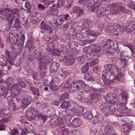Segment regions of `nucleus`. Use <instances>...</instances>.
Instances as JSON below:
<instances>
[{
  "instance_id": "28",
  "label": "nucleus",
  "mask_w": 135,
  "mask_h": 135,
  "mask_svg": "<svg viewBox=\"0 0 135 135\" xmlns=\"http://www.w3.org/2000/svg\"><path fill=\"white\" fill-rule=\"evenodd\" d=\"M41 14L37 12L35 13L33 15V23L35 24H37L39 22L41 19Z\"/></svg>"
},
{
  "instance_id": "12",
  "label": "nucleus",
  "mask_w": 135,
  "mask_h": 135,
  "mask_svg": "<svg viewBox=\"0 0 135 135\" xmlns=\"http://www.w3.org/2000/svg\"><path fill=\"white\" fill-rule=\"evenodd\" d=\"M11 47L13 54L15 55L14 56L15 58H16L20 53H21L22 46L18 44H14L11 45Z\"/></svg>"
},
{
  "instance_id": "44",
  "label": "nucleus",
  "mask_w": 135,
  "mask_h": 135,
  "mask_svg": "<svg viewBox=\"0 0 135 135\" xmlns=\"http://www.w3.org/2000/svg\"><path fill=\"white\" fill-rule=\"evenodd\" d=\"M47 46L46 47V50L48 52H51L55 47V44L52 41L48 43Z\"/></svg>"
},
{
  "instance_id": "47",
  "label": "nucleus",
  "mask_w": 135,
  "mask_h": 135,
  "mask_svg": "<svg viewBox=\"0 0 135 135\" xmlns=\"http://www.w3.org/2000/svg\"><path fill=\"white\" fill-rule=\"evenodd\" d=\"M37 51H35L31 52L30 54V57H29L30 60L32 61H33L36 59L37 54Z\"/></svg>"
},
{
  "instance_id": "3",
  "label": "nucleus",
  "mask_w": 135,
  "mask_h": 135,
  "mask_svg": "<svg viewBox=\"0 0 135 135\" xmlns=\"http://www.w3.org/2000/svg\"><path fill=\"white\" fill-rule=\"evenodd\" d=\"M25 116L27 119L31 121L36 118H41L45 122L47 119V116L46 115L43 114L41 113H39L35 109L32 107H29L26 111Z\"/></svg>"
},
{
  "instance_id": "31",
  "label": "nucleus",
  "mask_w": 135,
  "mask_h": 135,
  "mask_svg": "<svg viewBox=\"0 0 135 135\" xmlns=\"http://www.w3.org/2000/svg\"><path fill=\"white\" fill-rule=\"evenodd\" d=\"M99 62V59L97 58L92 57L88 59V62L90 66L93 67L95 65L97 64Z\"/></svg>"
},
{
  "instance_id": "40",
  "label": "nucleus",
  "mask_w": 135,
  "mask_h": 135,
  "mask_svg": "<svg viewBox=\"0 0 135 135\" xmlns=\"http://www.w3.org/2000/svg\"><path fill=\"white\" fill-rule=\"evenodd\" d=\"M93 49L91 50V53L93 54L95 52L98 54L101 49L100 46L97 44H93Z\"/></svg>"
},
{
  "instance_id": "21",
  "label": "nucleus",
  "mask_w": 135,
  "mask_h": 135,
  "mask_svg": "<svg viewBox=\"0 0 135 135\" xmlns=\"http://www.w3.org/2000/svg\"><path fill=\"white\" fill-rule=\"evenodd\" d=\"M113 67H115L114 66ZM113 66L110 64H107L105 65L104 66V69L102 73V75L108 74L111 73L112 71V68Z\"/></svg>"
},
{
  "instance_id": "13",
  "label": "nucleus",
  "mask_w": 135,
  "mask_h": 135,
  "mask_svg": "<svg viewBox=\"0 0 135 135\" xmlns=\"http://www.w3.org/2000/svg\"><path fill=\"white\" fill-rule=\"evenodd\" d=\"M114 70H116L117 72V74L115 76L114 79L120 82L123 81L124 75L123 74L120 72L122 70V68L121 67H115Z\"/></svg>"
},
{
  "instance_id": "59",
  "label": "nucleus",
  "mask_w": 135,
  "mask_h": 135,
  "mask_svg": "<svg viewBox=\"0 0 135 135\" xmlns=\"http://www.w3.org/2000/svg\"><path fill=\"white\" fill-rule=\"evenodd\" d=\"M61 51L59 49L57 48L55 49V48L51 52L55 55H59L61 52Z\"/></svg>"
},
{
  "instance_id": "6",
  "label": "nucleus",
  "mask_w": 135,
  "mask_h": 135,
  "mask_svg": "<svg viewBox=\"0 0 135 135\" xmlns=\"http://www.w3.org/2000/svg\"><path fill=\"white\" fill-rule=\"evenodd\" d=\"M86 85V84L84 81L79 80L76 82L72 83L69 86L68 89L70 93H74L76 91L83 89Z\"/></svg>"
},
{
  "instance_id": "48",
  "label": "nucleus",
  "mask_w": 135,
  "mask_h": 135,
  "mask_svg": "<svg viewBox=\"0 0 135 135\" xmlns=\"http://www.w3.org/2000/svg\"><path fill=\"white\" fill-rule=\"evenodd\" d=\"M111 73H110L108 74H106L105 75H102V78H106V79L112 81L114 79L115 76H114L113 75H110Z\"/></svg>"
},
{
  "instance_id": "4",
  "label": "nucleus",
  "mask_w": 135,
  "mask_h": 135,
  "mask_svg": "<svg viewBox=\"0 0 135 135\" xmlns=\"http://www.w3.org/2000/svg\"><path fill=\"white\" fill-rule=\"evenodd\" d=\"M17 82L13 85L11 91V94L13 97L17 96L21 92L22 88H25L26 85L25 82L20 78L17 79Z\"/></svg>"
},
{
  "instance_id": "46",
  "label": "nucleus",
  "mask_w": 135,
  "mask_h": 135,
  "mask_svg": "<svg viewBox=\"0 0 135 135\" xmlns=\"http://www.w3.org/2000/svg\"><path fill=\"white\" fill-rule=\"evenodd\" d=\"M79 1L83 3V6L84 7L86 6L87 7L88 6L92 5V0H80Z\"/></svg>"
},
{
  "instance_id": "16",
  "label": "nucleus",
  "mask_w": 135,
  "mask_h": 135,
  "mask_svg": "<svg viewBox=\"0 0 135 135\" xmlns=\"http://www.w3.org/2000/svg\"><path fill=\"white\" fill-rule=\"evenodd\" d=\"M135 29V21H130L127 22L125 30L127 32H132Z\"/></svg>"
},
{
  "instance_id": "39",
  "label": "nucleus",
  "mask_w": 135,
  "mask_h": 135,
  "mask_svg": "<svg viewBox=\"0 0 135 135\" xmlns=\"http://www.w3.org/2000/svg\"><path fill=\"white\" fill-rule=\"evenodd\" d=\"M8 61L7 58L3 55L0 56V65L2 67L7 65Z\"/></svg>"
},
{
  "instance_id": "22",
  "label": "nucleus",
  "mask_w": 135,
  "mask_h": 135,
  "mask_svg": "<svg viewBox=\"0 0 135 135\" xmlns=\"http://www.w3.org/2000/svg\"><path fill=\"white\" fill-rule=\"evenodd\" d=\"M109 108V106L107 104L103 103L100 106L99 109L102 113L106 116Z\"/></svg>"
},
{
  "instance_id": "38",
  "label": "nucleus",
  "mask_w": 135,
  "mask_h": 135,
  "mask_svg": "<svg viewBox=\"0 0 135 135\" xmlns=\"http://www.w3.org/2000/svg\"><path fill=\"white\" fill-rule=\"evenodd\" d=\"M115 108L114 105H112L110 107H109V108L107 111L106 116L113 114L115 112Z\"/></svg>"
},
{
  "instance_id": "11",
  "label": "nucleus",
  "mask_w": 135,
  "mask_h": 135,
  "mask_svg": "<svg viewBox=\"0 0 135 135\" xmlns=\"http://www.w3.org/2000/svg\"><path fill=\"white\" fill-rule=\"evenodd\" d=\"M37 83L36 87L32 86L30 88V89L32 91L35 97H36V98H37L40 95L42 85L41 84L39 83Z\"/></svg>"
},
{
  "instance_id": "14",
  "label": "nucleus",
  "mask_w": 135,
  "mask_h": 135,
  "mask_svg": "<svg viewBox=\"0 0 135 135\" xmlns=\"http://www.w3.org/2000/svg\"><path fill=\"white\" fill-rule=\"evenodd\" d=\"M93 23L89 19H84L81 21V26L84 28H91L93 26Z\"/></svg>"
},
{
  "instance_id": "63",
  "label": "nucleus",
  "mask_w": 135,
  "mask_h": 135,
  "mask_svg": "<svg viewBox=\"0 0 135 135\" xmlns=\"http://www.w3.org/2000/svg\"><path fill=\"white\" fill-rule=\"evenodd\" d=\"M26 48L28 50V52L30 53H31V52L34 51V50L35 51H37V48L34 45L31 46L29 47Z\"/></svg>"
},
{
  "instance_id": "52",
  "label": "nucleus",
  "mask_w": 135,
  "mask_h": 135,
  "mask_svg": "<svg viewBox=\"0 0 135 135\" xmlns=\"http://www.w3.org/2000/svg\"><path fill=\"white\" fill-rule=\"evenodd\" d=\"M10 111L9 107H5L0 111V114L8 115L10 114Z\"/></svg>"
},
{
  "instance_id": "30",
  "label": "nucleus",
  "mask_w": 135,
  "mask_h": 135,
  "mask_svg": "<svg viewBox=\"0 0 135 135\" xmlns=\"http://www.w3.org/2000/svg\"><path fill=\"white\" fill-rule=\"evenodd\" d=\"M5 57L7 58L8 62L9 64L12 65L14 59L11 58V55L10 52L7 50H5Z\"/></svg>"
},
{
  "instance_id": "37",
  "label": "nucleus",
  "mask_w": 135,
  "mask_h": 135,
  "mask_svg": "<svg viewBox=\"0 0 135 135\" xmlns=\"http://www.w3.org/2000/svg\"><path fill=\"white\" fill-rule=\"evenodd\" d=\"M20 13L19 9L17 8L11 9L9 8V13L11 16L12 15H16L18 17L20 16L19 13Z\"/></svg>"
},
{
  "instance_id": "58",
  "label": "nucleus",
  "mask_w": 135,
  "mask_h": 135,
  "mask_svg": "<svg viewBox=\"0 0 135 135\" xmlns=\"http://www.w3.org/2000/svg\"><path fill=\"white\" fill-rule=\"evenodd\" d=\"M78 61H79V64L82 65L85 62V59L84 55L79 56L78 57Z\"/></svg>"
},
{
  "instance_id": "2",
  "label": "nucleus",
  "mask_w": 135,
  "mask_h": 135,
  "mask_svg": "<svg viewBox=\"0 0 135 135\" xmlns=\"http://www.w3.org/2000/svg\"><path fill=\"white\" fill-rule=\"evenodd\" d=\"M117 89L119 92L121 91L122 93L121 94V98L119 100V103L117 105V110L120 113H128V110L125 106L128 98V94L123 90L122 88H118Z\"/></svg>"
},
{
  "instance_id": "53",
  "label": "nucleus",
  "mask_w": 135,
  "mask_h": 135,
  "mask_svg": "<svg viewBox=\"0 0 135 135\" xmlns=\"http://www.w3.org/2000/svg\"><path fill=\"white\" fill-rule=\"evenodd\" d=\"M25 7L26 9H23L24 10H27L28 12L29 13L31 12V9L32 7V5L30 3L27 1L25 3Z\"/></svg>"
},
{
  "instance_id": "32",
  "label": "nucleus",
  "mask_w": 135,
  "mask_h": 135,
  "mask_svg": "<svg viewBox=\"0 0 135 135\" xmlns=\"http://www.w3.org/2000/svg\"><path fill=\"white\" fill-rule=\"evenodd\" d=\"M84 110L83 106L81 105H74L73 108V112L79 114L82 113Z\"/></svg>"
},
{
  "instance_id": "15",
  "label": "nucleus",
  "mask_w": 135,
  "mask_h": 135,
  "mask_svg": "<svg viewBox=\"0 0 135 135\" xmlns=\"http://www.w3.org/2000/svg\"><path fill=\"white\" fill-rule=\"evenodd\" d=\"M82 120L77 118H74L72 120L71 123H68L67 125L71 126L73 128H76L80 126L82 124Z\"/></svg>"
},
{
  "instance_id": "23",
  "label": "nucleus",
  "mask_w": 135,
  "mask_h": 135,
  "mask_svg": "<svg viewBox=\"0 0 135 135\" xmlns=\"http://www.w3.org/2000/svg\"><path fill=\"white\" fill-rule=\"evenodd\" d=\"M60 107L61 109H65L64 112L65 113L67 114H69V108L70 107V103L68 101H64L63 102L61 103Z\"/></svg>"
},
{
  "instance_id": "42",
  "label": "nucleus",
  "mask_w": 135,
  "mask_h": 135,
  "mask_svg": "<svg viewBox=\"0 0 135 135\" xmlns=\"http://www.w3.org/2000/svg\"><path fill=\"white\" fill-rule=\"evenodd\" d=\"M124 53L121 52H118L117 53L118 55L120 57L119 58L117 59H120L121 60H127L129 58V57L128 56H126L124 55Z\"/></svg>"
},
{
  "instance_id": "27",
  "label": "nucleus",
  "mask_w": 135,
  "mask_h": 135,
  "mask_svg": "<svg viewBox=\"0 0 135 135\" xmlns=\"http://www.w3.org/2000/svg\"><path fill=\"white\" fill-rule=\"evenodd\" d=\"M113 30L118 35L121 34L123 33L124 29L123 27L119 24L116 25L115 27L113 28Z\"/></svg>"
},
{
  "instance_id": "25",
  "label": "nucleus",
  "mask_w": 135,
  "mask_h": 135,
  "mask_svg": "<svg viewBox=\"0 0 135 135\" xmlns=\"http://www.w3.org/2000/svg\"><path fill=\"white\" fill-rule=\"evenodd\" d=\"M73 12L78 15L79 17L84 15L83 10L80 7L77 6H74L72 9Z\"/></svg>"
},
{
  "instance_id": "35",
  "label": "nucleus",
  "mask_w": 135,
  "mask_h": 135,
  "mask_svg": "<svg viewBox=\"0 0 135 135\" xmlns=\"http://www.w3.org/2000/svg\"><path fill=\"white\" fill-rule=\"evenodd\" d=\"M105 99L108 102L111 103L112 101L114 100L115 99V95L114 94H108L105 97Z\"/></svg>"
},
{
  "instance_id": "1",
  "label": "nucleus",
  "mask_w": 135,
  "mask_h": 135,
  "mask_svg": "<svg viewBox=\"0 0 135 135\" xmlns=\"http://www.w3.org/2000/svg\"><path fill=\"white\" fill-rule=\"evenodd\" d=\"M125 9L124 4L118 2L112 3L108 7L104 8L100 7L97 10V15L100 17L106 15H116L123 11Z\"/></svg>"
},
{
  "instance_id": "8",
  "label": "nucleus",
  "mask_w": 135,
  "mask_h": 135,
  "mask_svg": "<svg viewBox=\"0 0 135 135\" xmlns=\"http://www.w3.org/2000/svg\"><path fill=\"white\" fill-rule=\"evenodd\" d=\"M0 14L7 18V20L9 25H11L14 17L9 13V8L5 7L0 8Z\"/></svg>"
},
{
  "instance_id": "43",
  "label": "nucleus",
  "mask_w": 135,
  "mask_h": 135,
  "mask_svg": "<svg viewBox=\"0 0 135 135\" xmlns=\"http://www.w3.org/2000/svg\"><path fill=\"white\" fill-rule=\"evenodd\" d=\"M73 0H66L65 8L66 11H68L71 8L73 3Z\"/></svg>"
},
{
  "instance_id": "7",
  "label": "nucleus",
  "mask_w": 135,
  "mask_h": 135,
  "mask_svg": "<svg viewBox=\"0 0 135 135\" xmlns=\"http://www.w3.org/2000/svg\"><path fill=\"white\" fill-rule=\"evenodd\" d=\"M102 47L104 50L108 49L111 53L115 51L118 46L116 43H115L116 45H114L113 41L110 40H103L102 41Z\"/></svg>"
},
{
  "instance_id": "26",
  "label": "nucleus",
  "mask_w": 135,
  "mask_h": 135,
  "mask_svg": "<svg viewBox=\"0 0 135 135\" xmlns=\"http://www.w3.org/2000/svg\"><path fill=\"white\" fill-rule=\"evenodd\" d=\"M104 130L105 133L107 135H109L114 133V131L113 127L108 124L104 125Z\"/></svg>"
},
{
  "instance_id": "45",
  "label": "nucleus",
  "mask_w": 135,
  "mask_h": 135,
  "mask_svg": "<svg viewBox=\"0 0 135 135\" xmlns=\"http://www.w3.org/2000/svg\"><path fill=\"white\" fill-rule=\"evenodd\" d=\"M84 118L87 119H91L93 118V115L92 113L90 111H86L83 114Z\"/></svg>"
},
{
  "instance_id": "34",
  "label": "nucleus",
  "mask_w": 135,
  "mask_h": 135,
  "mask_svg": "<svg viewBox=\"0 0 135 135\" xmlns=\"http://www.w3.org/2000/svg\"><path fill=\"white\" fill-rule=\"evenodd\" d=\"M8 93V89L5 86H0V97L3 96L4 97H5Z\"/></svg>"
},
{
  "instance_id": "64",
  "label": "nucleus",
  "mask_w": 135,
  "mask_h": 135,
  "mask_svg": "<svg viewBox=\"0 0 135 135\" xmlns=\"http://www.w3.org/2000/svg\"><path fill=\"white\" fill-rule=\"evenodd\" d=\"M78 100L79 101H81L82 102H87L88 103H89L91 102V101L87 99H85L84 100L82 98V96L80 95H78Z\"/></svg>"
},
{
  "instance_id": "55",
  "label": "nucleus",
  "mask_w": 135,
  "mask_h": 135,
  "mask_svg": "<svg viewBox=\"0 0 135 135\" xmlns=\"http://www.w3.org/2000/svg\"><path fill=\"white\" fill-rule=\"evenodd\" d=\"M84 78L85 80L88 81L91 80L93 81L94 80L93 76L92 75L89 74H86L84 75Z\"/></svg>"
},
{
  "instance_id": "56",
  "label": "nucleus",
  "mask_w": 135,
  "mask_h": 135,
  "mask_svg": "<svg viewBox=\"0 0 135 135\" xmlns=\"http://www.w3.org/2000/svg\"><path fill=\"white\" fill-rule=\"evenodd\" d=\"M81 70L82 73H86L89 69V66L88 63L86 64L81 68Z\"/></svg>"
},
{
  "instance_id": "51",
  "label": "nucleus",
  "mask_w": 135,
  "mask_h": 135,
  "mask_svg": "<svg viewBox=\"0 0 135 135\" xmlns=\"http://www.w3.org/2000/svg\"><path fill=\"white\" fill-rule=\"evenodd\" d=\"M101 117L100 115L98 114L96 115L94 117L93 121V122L94 124H96L100 122Z\"/></svg>"
},
{
  "instance_id": "20",
  "label": "nucleus",
  "mask_w": 135,
  "mask_h": 135,
  "mask_svg": "<svg viewBox=\"0 0 135 135\" xmlns=\"http://www.w3.org/2000/svg\"><path fill=\"white\" fill-rule=\"evenodd\" d=\"M49 87L51 90L54 91L52 93H53V94L54 95L57 96H59V95L57 94V93L56 92V91L58 90L59 89V88L57 85L54 84V80L53 79H52L50 81V85Z\"/></svg>"
},
{
  "instance_id": "49",
  "label": "nucleus",
  "mask_w": 135,
  "mask_h": 135,
  "mask_svg": "<svg viewBox=\"0 0 135 135\" xmlns=\"http://www.w3.org/2000/svg\"><path fill=\"white\" fill-rule=\"evenodd\" d=\"M69 74V72L66 71L63 72L61 69L60 70L58 74L59 76L60 75L63 78H66Z\"/></svg>"
},
{
  "instance_id": "24",
  "label": "nucleus",
  "mask_w": 135,
  "mask_h": 135,
  "mask_svg": "<svg viewBox=\"0 0 135 135\" xmlns=\"http://www.w3.org/2000/svg\"><path fill=\"white\" fill-rule=\"evenodd\" d=\"M59 66V64L56 62H53L50 65L49 70L51 73L56 71Z\"/></svg>"
},
{
  "instance_id": "61",
  "label": "nucleus",
  "mask_w": 135,
  "mask_h": 135,
  "mask_svg": "<svg viewBox=\"0 0 135 135\" xmlns=\"http://www.w3.org/2000/svg\"><path fill=\"white\" fill-rule=\"evenodd\" d=\"M63 17H64V21L66 20L67 21H69V22H67V23L68 24H70L71 22V20L70 18V15L68 14H66L64 15H63Z\"/></svg>"
},
{
  "instance_id": "33",
  "label": "nucleus",
  "mask_w": 135,
  "mask_h": 135,
  "mask_svg": "<svg viewBox=\"0 0 135 135\" xmlns=\"http://www.w3.org/2000/svg\"><path fill=\"white\" fill-rule=\"evenodd\" d=\"M40 28L45 30H49L50 33H52V30L51 29V27L48 25L44 21H42L40 26Z\"/></svg>"
},
{
  "instance_id": "36",
  "label": "nucleus",
  "mask_w": 135,
  "mask_h": 135,
  "mask_svg": "<svg viewBox=\"0 0 135 135\" xmlns=\"http://www.w3.org/2000/svg\"><path fill=\"white\" fill-rule=\"evenodd\" d=\"M75 60L72 56H70L67 57L65 61V64L67 65H71L74 63Z\"/></svg>"
},
{
  "instance_id": "19",
  "label": "nucleus",
  "mask_w": 135,
  "mask_h": 135,
  "mask_svg": "<svg viewBox=\"0 0 135 135\" xmlns=\"http://www.w3.org/2000/svg\"><path fill=\"white\" fill-rule=\"evenodd\" d=\"M73 35L80 41H87V35L85 33L83 32L81 34H79L74 32L73 33Z\"/></svg>"
},
{
  "instance_id": "10",
  "label": "nucleus",
  "mask_w": 135,
  "mask_h": 135,
  "mask_svg": "<svg viewBox=\"0 0 135 135\" xmlns=\"http://www.w3.org/2000/svg\"><path fill=\"white\" fill-rule=\"evenodd\" d=\"M127 60H121L117 59V58L113 57L112 59V61L113 64L119 68L122 66L123 68H125L128 64Z\"/></svg>"
},
{
  "instance_id": "60",
  "label": "nucleus",
  "mask_w": 135,
  "mask_h": 135,
  "mask_svg": "<svg viewBox=\"0 0 135 135\" xmlns=\"http://www.w3.org/2000/svg\"><path fill=\"white\" fill-rule=\"evenodd\" d=\"M19 20L21 23L23 25H25L27 24L28 23V19L27 18L24 17L23 18L22 17H21L20 16L18 17Z\"/></svg>"
},
{
  "instance_id": "62",
  "label": "nucleus",
  "mask_w": 135,
  "mask_h": 135,
  "mask_svg": "<svg viewBox=\"0 0 135 135\" xmlns=\"http://www.w3.org/2000/svg\"><path fill=\"white\" fill-rule=\"evenodd\" d=\"M56 20L60 25L65 21L63 16L62 15H60L57 19Z\"/></svg>"
},
{
  "instance_id": "17",
  "label": "nucleus",
  "mask_w": 135,
  "mask_h": 135,
  "mask_svg": "<svg viewBox=\"0 0 135 135\" xmlns=\"http://www.w3.org/2000/svg\"><path fill=\"white\" fill-rule=\"evenodd\" d=\"M53 59L52 55L49 53L47 54L43 55L40 62L46 64L49 63L52 61Z\"/></svg>"
},
{
  "instance_id": "18",
  "label": "nucleus",
  "mask_w": 135,
  "mask_h": 135,
  "mask_svg": "<svg viewBox=\"0 0 135 135\" xmlns=\"http://www.w3.org/2000/svg\"><path fill=\"white\" fill-rule=\"evenodd\" d=\"M32 100V99L30 96H26L22 101V107L24 108H26L30 104Z\"/></svg>"
},
{
  "instance_id": "41",
  "label": "nucleus",
  "mask_w": 135,
  "mask_h": 135,
  "mask_svg": "<svg viewBox=\"0 0 135 135\" xmlns=\"http://www.w3.org/2000/svg\"><path fill=\"white\" fill-rule=\"evenodd\" d=\"M37 70L41 75L44 76L46 75L47 71V69L46 68L44 67L43 68L41 66L38 67Z\"/></svg>"
},
{
  "instance_id": "54",
  "label": "nucleus",
  "mask_w": 135,
  "mask_h": 135,
  "mask_svg": "<svg viewBox=\"0 0 135 135\" xmlns=\"http://www.w3.org/2000/svg\"><path fill=\"white\" fill-rule=\"evenodd\" d=\"M90 8L91 9L90 10V12H96L97 13V10H98L99 8H100V6L95 5H90L89 6Z\"/></svg>"
},
{
  "instance_id": "29",
  "label": "nucleus",
  "mask_w": 135,
  "mask_h": 135,
  "mask_svg": "<svg viewBox=\"0 0 135 135\" xmlns=\"http://www.w3.org/2000/svg\"><path fill=\"white\" fill-rule=\"evenodd\" d=\"M134 127V125L133 124H131L129 125H124L123 126V128H122V131L126 134H127L128 133L131 129L133 128Z\"/></svg>"
},
{
  "instance_id": "9",
  "label": "nucleus",
  "mask_w": 135,
  "mask_h": 135,
  "mask_svg": "<svg viewBox=\"0 0 135 135\" xmlns=\"http://www.w3.org/2000/svg\"><path fill=\"white\" fill-rule=\"evenodd\" d=\"M100 24L98 23L99 25L98 30L99 31L95 30V31L93 30H91L89 29L87 30H86V32L88 33L89 35L93 37H97L99 35L101 32V28H103L105 26V25L103 24L102 22L100 21Z\"/></svg>"
},
{
  "instance_id": "5",
  "label": "nucleus",
  "mask_w": 135,
  "mask_h": 135,
  "mask_svg": "<svg viewBox=\"0 0 135 135\" xmlns=\"http://www.w3.org/2000/svg\"><path fill=\"white\" fill-rule=\"evenodd\" d=\"M49 123L52 127H57V131L62 133L64 124L62 119L58 118L56 115H54L53 116L52 118L49 120Z\"/></svg>"
},
{
  "instance_id": "57",
  "label": "nucleus",
  "mask_w": 135,
  "mask_h": 135,
  "mask_svg": "<svg viewBox=\"0 0 135 135\" xmlns=\"http://www.w3.org/2000/svg\"><path fill=\"white\" fill-rule=\"evenodd\" d=\"M13 80L12 78L8 77L6 79V83L7 85L9 86L13 83Z\"/></svg>"
},
{
  "instance_id": "50",
  "label": "nucleus",
  "mask_w": 135,
  "mask_h": 135,
  "mask_svg": "<svg viewBox=\"0 0 135 135\" xmlns=\"http://www.w3.org/2000/svg\"><path fill=\"white\" fill-rule=\"evenodd\" d=\"M14 21H15L14 23V26L15 28H19L21 27V22L19 18L18 17V18H16L15 19Z\"/></svg>"
}]
</instances>
